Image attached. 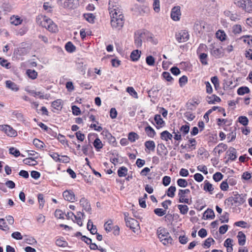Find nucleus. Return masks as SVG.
I'll list each match as a JSON object with an SVG mask.
<instances>
[{
	"label": "nucleus",
	"instance_id": "nucleus-1",
	"mask_svg": "<svg viewBox=\"0 0 252 252\" xmlns=\"http://www.w3.org/2000/svg\"><path fill=\"white\" fill-rule=\"evenodd\" d=\"M36 22L38 25L46 28L50 32H56L58 31L57 25L45 15H38L36 18Z\"/></svg>",
	"mask_w": 252,
	"mask_h": 252
},
{
	"label": "nucleus",
	"instance_id": "nucleus-2",
	"mask_svg": "<svg viewBox=\"0 0 252 252\" xmlns=\"http://www.w3.org/2000/svg\"><path fill=\"white\" fill-rule=\"evenodd\" d=\"M110 23L112 28L116 30H120L123 27L125 22L123 13L110 16Z\"/></svg>",
	"mask_w": 252,
	"mask_h": 252
},
{
	"label": "nucleus",
	"instance_id": "nucleus-3",
	"mask_svg": "<svg viewBox=\"0 0 252 252\" xmlns=\"http://www.w3.org/2000/svg\"><path fill=\"white\" fill-rule=\"evenodd\" d=\"M157 234L161 242L164 245L166 246L172 243V238L165 228L159 227L157 230Z\"/></svg>",
	"mask_w": 252,
	"mask_h": 252
},
{
	"label": "nucleus",
	"instance_id": "nucleus-4",
	"mask_svg": "<svg viewBox=\"0 0 252 252\" xmlns=\"http://www.w3.org/2000/svg\"><path fill=\"white\" fill-rule=\"evenodd\" d=\"M108 10L110 16L123 13L118 0H109Z\"/></svg>",
	"mask_w": 252,
	"mask_h": 252
},
{
	"label": "nucleus",
	"instance_id": "nucleus-5",
	"mask_svg": "<svg viewBox=\"0 0 252 252\" xmlns=\"http://www.w3.org/2000/svg\"><path fill=\"white\" fill-rule=\"evenodd\" d=\"M234 3L248 12H252V1L251 0H234Z\"/></svg>",
	"mask_w": 252,
	"mask_h": 252
},
{
	"label": "nucleus",
	"instance_id": "nucleus-6",
	"mask_svg": "<svg viewBox=\"0 0 252 252\" xmlns=\"http://www.w3.org/2000/svg\"><path fill=\"white\" fill-rule=\"evenodd\" d=\"M0 130L9 137L14 138L18 135L16 130L8 125H0Z\"/></svg>",
	"mask_w": 252,
	"mask_h": 252
},
{
	"label": "nucleus",
	"instance_id": "nucleus-7",
	"mask_svg": "<svg viewBox=\"0 0 252 252\" xmlns=\"http://www.w3.org/2000/svg\"><path fill=\"white\" fill-rule=\"evenodd\" d=\"M207 48V46L204 44H201L197 51V54L199 55V57L200 61L203 65L208 64L207 57L208 55L206 53H202L204 50Z\"/></svg>",
	"mask_w": 252,
	"mask_h": 252
},
{
	"label": "nucleus",
	"instance_id": "nucleus-8",
	"mask_svg": "<svg viewBox=\"0 0 252 252\" xmlns=\"http://www.w3.org/2000/svg\"><path fill=\"white\" fill-rule=\"evenodd\" d=\"M246 196V194L236 193L233 197H229L228 201H233L236 206H239L245 202Z\"/></svg>",
	"mask_w": 252,
	"mask_h": 252
},
{
	"label": "nucleus",
	"instance_id": "nucleus-9",
	"mask_svg": "<svg viewBox=\"0 0 252 252\" xmlns=\"http://www.w3.org/2000/svg\"><path fill=\"white\" fill-rule=\"evenodd\" d=\"M190 190L189 189H179L178 195L179 197V202L190 204L189 199L187 198V194L189 193Z\"/></svg>",
	"mask_w": 252,
	"mask_h": 252
},
{
	"label": "nucleus",
	"instance_id": "nucleus-10",
	"mask_svg": "<svg viewBox=\"0 0 252 252\" xmlns=\"http://www.w3.org/2000/svg\"><path fill=\"white\" fill-rule=\"evenodd\" d=\"M103 138L106 139L108 143L113 146H116L117 144L116 138L107 129L103 130L101 132Z\"/></svg>",
	"mask_w": 252,
	"mask_h": 252
},
{
	"label": "nucleus",
	"instance_id": "nucleus-11",
	"mask_svg": "<svg viewBox=\"0 0 252 252\" xmlns=\"http://www.w3.org/2000/svg\"><path fill=\"white\" fill-rule=\"evenodd\" d=\"M176 38L179 42H184L189 39V34L186 31H181L176 34Z\"/></svg>",
	"mask_w": 252,
	"mask_h": 252
},
{
	"label": "nucleus",
	"instance_id": "nucleus-12",
	"mask_svg": "<svg viewBox=\"0 0 252 252\" xmlns=\"http://www.w3.org/2000/svg\"><path fill=\"white\" fill-rule=\"evenodd\" d=\"M181 13L180 6L174 7L171 12V18L175 21H179L180 19Z\"/></svg>",
	"mask_w": 252,
	"mask_h": 252
},
{
	"label": "nucleus",
	"instance_id": "nucleus-13",
	"mask_svg": "<svg viewBox=\"0 0 252 252\" xmlns=\"http://www.w3.org/2000/svg\"><path fill=\"white\" fill-rule=\"evenodd\" d=\"M211 54L213 56L217 59L222 57L223 56L222 47H217L214 46L211 50Z\"/></svg>",
	"mask_w": 252,
	"mask_h": 252
},
{
	"label": "nucleus",
	"instance_id": "nucleus-14",
	"mask_svg": "<svg viewBox=\"0 0 252 252\" xmlns=\"http://www.w3.org/2000/svg\"><path fill=\"white\" fill-rule=\"evenodd\" d=\"M64 199L73 202L76 200V197L74 192L71 190H66L64 191Z\"/></svg>",
	"mask_w": 252,
	"mask_h": 252
},
{
	"label": "nucleus",
	"instance_id": "nucleus-15",
	"mask_svg": "<svg viewBox=\"0 0 252 252\" xmlns=\"http://www.w3.org/2000/svg\"><path fill=\"white\" fill-rule=\"evenodd\" d=\"M63 104L62 103V100L58 99L54 101L52 104V111L54 113H58L61 111L63 108Z\"/></svg>",
	"mask_w": 252,
	"mask_h": 252
},
{
	"label": "nucleus",
	"instance_id": "nucleus-16",
	"mask_svg": "<svg viewBox=\"0 0 252 252\" xmlns=\"http://www.w3.org/2000/svg\"><path fill=\"white\" fill-rule=\"evenodd\" d=\"M225 16L229 18L232 21H237L240 20V15L237 13H234L229 10H226L224 12Z\"/></svg>",
	"mask_w": 252,
	"mask_h": 252
},
{
	"label": "nucleus",
	"instance_id": "nucleus-17",
	"mask_svg": "<svg viewBox=\"0 0 252 252\" xmlns=\"http://www.w3.org/2000/svg\"><path fill=\"white\" fill-rule=\"evenodd\" d=\"M126 225L127 227H129L130 229H133V231L134 229H136L139 227V224L138 221L132 218H129V220L126 222Z\"/></svg>",
	"mask_w": 252,
	"mask_h": 252
},
{
	"label": "nucleus",
	"instance_id": "nucleus-18",
	"mask_svg": "<svg viewBox=\"0 0 252 252\" xmlns=\"http://www.w3.org/2000/svg\"><path fill=\"white\" fill-rule=\"evenodd\" d=\"M227 149V145L223 143H220L214 148L213 152H214L216 154L218 153V154L220 155L221 153L226 151Z\"/></svg>",
	"mask_w": 252,
	"mask_h": 252
},
{
	"label": "nucleus",
	"instance_id": "nucleus-19",
	"mask_svg": "<svg viewBox=\"0 0 252 252\" xmlns=\"http://www.w3.org/2000/svg\"><path fill=\"white\" fill-rule=\"evenodd\" d=\"M80 203L84 210L87 212H90L91 211L90 204L87 199L85 198H82L80 200Z\"/></svg>",
	"mask_w": 252,
	"mask_h": 252
},
{
	"label": "nucleus",
	"instance_id": "nucleus-20",
	"mask_svg": "<svg viewBox=\"0 0 252 252\" xmlns=\"http://www.w3.org/2000/svg\"><path fill=\"white\" fill-rule=\"evenodd\" d=\"M10 23L15 26L21 25L23 22V19L18 15H12L10 18Z\"/></svg>",
	"mask_w": 252,
	"mask_h": 252
},
{
	"label": "nucleus",
	"instance_id": "nucleus-21",
	"mask_svg": "<svg viewBox=\"0 0 252 252\" xmlns=\"http://www.w3.org/2000/svg\"><path fill=\"white\" fill-rule=\"evenodd\" d=\"M236 150L233 147H230L226 152V154L229 157L228 159L231 160H234L237 158Z\"/></svg>",
	"mask_w": 252,
	"mask_h": 252
},
{
	"label": "nucleus",
	"instance_id": "nucleus-22",
	"mask_svg": "<svg viewBox=\"0 0 252 252\" xmlns=\"http://www.w3.org/2000/svg\"><path fill=\"white\" fill-rule=\"evenodd\" d=\"M237 238L238 239L239 245L240 246H244L246 240L245 234L242 231H239L238 233Z\"/></svg>",
	"mask_w": 252,
	"mask_h": 252
},
{
	"label": "nucleus",
	"instance_id": "nucleus-23",
	"mask_svg": "<svg viewBox=\"0 0 252 252\" xmlns=\"http://www.w3.org/2000/svg\"><path fill=\"white\" fill-rule=\"evenodd\" d=\"M173 137V135L168 131L165 130L160 133V138L162 140L166 141L171 140Z\"/></svg>",
	"mask_w": 252,
	"mask_h": 252
},
{
	"label": "nucleus",
	"instance_id": "nucleus-24",
	"mask_svg": "<svg viewBox=\"0 0 252 252\" xmlns=\"http://www.w3.org/2000/svg\"><path fill=\"white\" fill-rule=\"evenodd\" d=\"M49 155L56 162H62L63 156L60 155L55 152H50Z\"/></svg>",
	"mask_w": 252,
	"mask_h": 252
},
{
	"label": "nucleus",
	"instance_id": "nucleus-25",
	"mask_svg": "<svg viewBox=\"0 0 252 252\" xmlns=\"http://www.w3.org/2000/svg\"><path fill=\"white\" fill-rule=\"evenodd\" d=\"M215 217V214L212 209H208L203 214V219H213Z\"/></svg>",
	"mask_w": 252,
	"mask_h": 252
},
{
	"label": "nucleus",
	"instance_id": "nucleus-26",
	"mask_svg": "<svg viewBox=\"0 0 252 252\" xmlns=\"http://www.w3.org/2000/svg\"><path fill=\"white\" fill-rule=\"evenodd\" d=\"M6 87L12 90V91H17L19 90V88L17 85L12 81L10 80H7L5 82Z\"/></svg>",
	"mask_w": 252,
	"mask_h": 252
},
{
	"label": "nucleus",
	"instance_id": "nucleus-27",
	"mask_svg": "<svg viewBox=\"0 0 252 252\" xmlns=\"http://www.w3.org/2000/svg\"><path fill=\"white\" fill-rule=\"evenodd\" d=\"M33 144L37 149L43 150L45 147V144L40 140L35 138L33 140Z\"/></svg>",
	"mask_w": 252,
	"mask_h": 252
},
{
	"label": "nucleus",
	"instance_id": "nucleus-28",
	"mask_svg": "<svg viewBox=\"0 0 252 252\" xmlns=\"http://www.w3.org/2000/svg\"><path fill=\"white\" fill-rule=\"evenodd\" d=\"M206 99L209 104H214L215 102H220L221 100L219 97L215 94L210 96H207Z\"/></svg>",
	"mask_w": 252,
	"mask_h": 252
},
{
	"label": "nucleus",
	"instance_id": "nucleus-29",
	"mask_svg": "<svg viewBox=\"0 0 252 252\" xmlns=\"http://www.w3.org/2000/svg\"><path fill=\"white\" fill-rule=\"evenodd\" d=\"M141 51L138 50L133 51L130 55V58L132 61H137L140 57Z\"/></svg>",
	"mask_w": 252,
	"mask_h": 252
},
{
	"label": "nucleus",
	"instance_id": "nucleus-30",
	"mask_svg": "<svg viewBox=\"0 0 252 252\" xmlns=\"http://www.w3.org/2000/svg\"><path fill=\"white\" fill-rule=\"evenodd\" d=\"M65 49L67 52L71 53L75 51L76 47L71 42L69 41L66 43L65 45Z\"/></svg>",
	"mask_w": 252,
	"mask_h": 252
},
{
	"label": "nucleus",
	"instance_id": "nucleus-31",
	"mask_svg": "<svg viewBox=\"0 0 252 252\" xmlns=\"http://www.w3.org/2000/svg\"><path fill=\"white\" fill-rule=\"evenodd\" d=\"M23 162L25 164L30 166H34L37 164V161L32 158H26L23 160Z\"/></svg>",
	"mask_w": 252,
	"mask_h": 252
},
{
	"label": "nucleus",
	"instance_id": "nucleus-32",
	"mask_svg": "<svg viewBox=\"0 0 252 252\" xmlns=\"http://www.w3.org/2000/svg\"><path fill=\"white\" fill-rule=\"evenodd\" d=\"M145 146L150 151H154L155 149V143L152 140L147 141L145 142Z\"/></svg>",
	"mask_w": 252,
	"mask_h": 252
},
{
	"label": "nucleus",
	"instance_id": "nucleus-33",
	"mask_svg": "<svg viewBox=\"0 0 252 252\" xmlns=\"http://www.w3.org/2000/svg\"><path fill=\"white\" fill-rule=\"evenodd\" d=\"M0 229L5 232H8L10 229L9 227L6 224L5 220L3 219H0Z\"/></svg>",
	"mask_w": 252,
	"mask_h": 252
},
{
	"label": "nucleus",
	"instance_id": "nucleus-34",
	"mask_svg": "<svg viewBox=\"0 0 252 252\" xmlns=\"http://www.w3.org/2000/svg\"><path fill=\"white\" fill-rule=\"evenodd\" d=\"M203 189L204 190L209 191L211 194H212V191L214 190V188L211 183H210L207 180H206L204 182Z\"/></svg>",
	"mask_w": 252,
	"mask_h": 252
},
{
	"label": "nucleus",
	"instance_id": "nucleus-35",
	"mask_svg": "<svg viewBox=\"0 0 252 252\" xmlns=\"http://www.w3.org/2000/svg\"><path fill=\"white\" fill-rule=\"evenodd\" d=\"M26 73L29 77L32 79H35L37 77V72L34 69H28Z\"/></svg>",
	"mask_w": 252,
	"mask_h": 252
},
{
	"label": "nucleus",
	"instance_id": "nucleus-36",
	"mask_svg": "<svg viewBox=\"0 0 252 252\" xmlns=\"http://www.w3.org/2000/svg\"><path fill=\"white\" fill-rule=\"evenodd\" d=\"M154 120L156 124L160 127H162L164 125V122L163 121L160 115H156L155 116Z\"/></svg>",
	"mask_w": 252,
	"mask_h": 252
},
{
	"label": "nucleus",
	"instance_id": "nucleus-37",
	"mask_svg": "<svg viewBox=\"0 0 252 252\" xmlns=\"http://www.w3.org/2000/svg\"><path fill=\"white\" fill-rule=\"evenodd\" d=\"M93 145L97 151H99L103 147V144L98 138H96L94 140Z\"/></svg>",
	"mask_w": 252,
	"mask_h": 252
},
{
	"label": "nucleus",
	"instance_id": "nucleus-38",
	"mask_svg": "<svg viewBox=\"0 0 252 252\" xmlns=\"http://www.w3.org/2000/svg\"><path fill=\"white\" fill-rule=\"evenodd\" d=\"M127 169L125 166H122L118 170V175L119 177H125L127 175Z\"/></svg>",
	"mask_w": 252,
	"mask_h": 252
},
{
	"label": "nucleus",
	"instance_id": "nucleus-39",
	"mask_svg": "<svg viewBox=\"0 0 252 252\" xmlns=\"http://www.w3.org/2000/svg\"><path fill=\"white\" fill-rule=\"evenodd\" d=\"M145 130L147 135L150 137H154L156 134L154 129L149 126L145 127Z\"/></svg>",
	"mask_w": 252,
	"mask_h": 252
},
{
	"label": "nucleus",
	"instance_id": "nucleus-40",
	"mask_svg": "<svg viewBox=\"0 0 252 252\" xmlns=\"http://www.w3.org/2000/svg\"><path fill=\"white\" fill-rule=\"evenodd\" d=\"M32 93L34 94V96H39V98L40 99H48L50 97V94H44L40 92H35L33 91Z\"/></svg>",
	"mask_w": 252,
	"mask_h": 252
},
{
	"label": "nucleus",
	"instance_id": "nucleus-41",
	"mask_svg": "<svg viewBox=\"0 0 252 252\" xmlns=\"http://www.w3.org/2000/svg\"><path fill=\"white\" fill-rule=\"evenodd\" d=\"M250 92V89L247 87H241L237 90V93L239 95H244Z\"/></svg>",
	"mask_w": 252,
	"mask_h": 252
},
{
	"label": "nucleus",
	"instance_id": "nucleus-42",
	"mask_svg": "<svg viewBox=\"0 0 252 252\" xmlns=\"http://www.w3.org/2000/svg\"><path fill=\"white\" fill-rule=\"evenodd\" d=\"M139 138L138 135L134 132H131L129 133L128 135V139L129 141H130L131 142H134L136 140L138 139Z\"/></svg>",
	"mask_w": 252,
	"mask_h": 252
},
{
	"label": "nucleus",
	"instance_id": "nucleus-43",
	"mask_svg": "<svg viewBox=\"0 0 252 252\" xmlns=\"http://www.w3.org/2000/svg\"><path fill=\"white\" fill-rule=\"evenodd\" d=\"M178 208L180 210V213L183 215L186 214L189 211V207L186 205H178Z\"/></svg>",
	"mask_w": 252,
	"mask_h": 252
},
{
	"label": "nucleus",
	"instance_id": "nucleus-44",
	"mask_svg": "<svg viewBox=\"0 0 252 252\" xmlns=\"http://www.w3.org/2000/svg\"><path fill=\"white\" fill-rule=\"evenodd\" d=\"M176 189L174 186L170 187L166 192L167 195L170 197H173L175 196V192Z\"/></svg>",
	"mask_w": 252,
	"mask_h": 252
},
{
	"label": "nucleus",
	"instance_id": "nucleus-45",
	"mask_svg": "<svg viewBox=\"0 0 252 252\" xmlns=\"http://www.w3.org/2000/svg\"><path fill=\"white\" fill-rule=\"evenodd\" d=\"M126 92L129 94L130 95L135 98H138V94L134 90V88L132 87H128L126 88Z\"/></svg>",
	"mask_w": 252,
	"mask_h": 252
},
{
	"label": "nucleus",
	"instance_id": "nucleus-46",
	"mask_svg": "<svg viewBox=\"0 0 252 252\" xmlns=\"http://www.w3.org/2000/svg\"><path fill=\"white\" fill-rule=\"evenodd\" d=\"M84 17L85 19L88 21L89 23H93L94 22V20L95 18V16L92 13H87L84 14Z\"/></svg>",
	"mask_w": 252,
	"mask_h": 252
},
{
	"label": "nucleus",
	"instance_id": "nucleus-47",
	"mask_svg": "<svg viewBox=\"0 0 252 252\" xmlns=\"http://www.w3.org/2000/svg\"><path fill=\"white\" fill-rule=\"evenodd\" d=\"M162 76L167 81L169 82L170 83H172V82L173 81V78L171 76V75H170L169 72H166V71L163 72L162 73Z\"/></svg>",
	"mask_w": 252,
	"mask_h": 252
},
{
	"label": "nucleus",
	"instance_id": "nucleus-48",
	"mask_svg": "<svg viewBox=\"0 0 252 252\" xmlns=\"http://www.w3.org/2000/svg\"><path fill=\"white\" fill-rule=\"evenodd\" d=\"M216 36L220 40L223 41L225 39L226 34L223 31L219 30L216 32Z\"/></svg>",
	"mask_w": 252,
	"mask_h": 252
},
{
	"label": "nucleus",
	"instance_id": "nucleus-49",
	"mask_svg": "<svg viewBox=\"0 0 252 252\" xmlns=\"http://www.w3.org/2000/svg\"><path fill=\"white\" fill-rule=\"evenodd\" d=\"M73 0H64V8H68V9L73 8L74 4L73 3Z\"/></svg>",
	"mask_w": 252,
	"mask_h": 252
},
{
	"label": "nucleus",
	"instance_id": "nucleus-50",
	"mask_svg": "<svg viewBox=\"0 0 252 252\" xmlns=\"http://www.w3.org/2000/svg\"><path fill=\"white\" fill-rule=\"evenodd\" d=\"M9 151V154L13 155L15 157H18L21 155L20 151L14 147H10Z\"/></svg>",
	"mask_w": 252,
	"mask_h": 252
},
{
	"label": "nucleus",
	"instance_id": "nucleus-51",
	"mask_svg": "<svg viewBox=\"0 0 252 252\" xmlns=\"http://www.w3.org/2000/svg\"><path fill=\"white\" fill-rule=\"evenodd\" d=\"M146 62L149 65L153 66L155 63V58L152 56H148L146 58Z\"/></svg>",
	"mask_w": 252,
	"mask_h": 252
},
{
	"label": "nucleus",
	"instance_id": "nucleus-52",
	"mask_svg": "<svg viewBox=\"0 0 252 252\" xmlns=\"http://www.w3.org/2000/svg\"><path fill=\"white\" fill-rule=\"evenodd\" d=\"M12 115L13 118H16L18 120H22L24 119L23 115L18 111H14Z\"/></svg>",
	"mask_w": 252,
	"mask_h": 252
},
{
	"label": "nucleus",
	"instance_id": "nucleus-53",
	"mask_svg": "<svg viewBox=\"0 0 252 252\" xmlns=\"http://www.w3.org/2000/svg\"><path fill=\"white\" fill-rule=\"evenodd\" d=\"M239 122L244 126H247L249 123V120L246 116H240L238 118Z\"/></svg>",
	"mask_w": 252,
	"mask_h": 252
},
{
	"label": "nucleus",
	"instance_id": "nucleus-54",
	"mask_svg": "<svg viewBox=\"0 0 252 252\" xmlns=\"http://www.w3.org/2000/svg\"><path fill=\"white\" fill-rule=\"evenodd\" d=\"M154 212L157 216L159 217H162L166 214V210H164L160 208L155 209Z\"/></svg>",
	"mask_w": 252,
	"mask_h": 252
},
{
	"label": "nucleus",
	"instance_id": "nucleus-55",
	"mask_svg": "<svg viewBox=\"0 0 252 252\" xmlns=\"http://www.w3.org/2000/svg\"><path fill=\"white\" fill-rule=\"evenodd\" d=\"M197 169L198 171L202 172L205 175H207L208 173L207 167L204 165H199L197 167Z\"/></svg>",
	"mask_w": 252,
	"mask_h": 252
},
{
	"label": "nucleus",
	"instance_id": "nucleus-56",
	"mask_svg": "<svg viewBox=\"0 0 252 252\" xmlns=\"http://www.w3.org/2000/svg\"><path fill=\"white\" fill-rule=\"evenodd\" d=\"M223 176V175L220 172H218L213 175V178L216 182H219L222 179Z\"/></svg>",
	"mask_w": 252,
	"mask_h": 252
},
{
	"label": "nucleus",
	"instance_id": "nucleus-57",
	"mask_svg": "<svg viewBox=\"0 0 252 252\" xmlns=\"http://www.w3.org/2000/svg\"><path fill=\"white\" fill-rule=\"evenodd\" d=\"M177 184L180 187L185 188L188 186V182L185 179H179L177 180Z\"/></svg>",
	"mask_w": 252,
	"mask_h": 252
},
{
	"label": "nucleus",
	"instance_id": "nucleus-58",
	"mask_svg": "<svg viewBox=\"0 0 252 252\" xmlns=\"http://www.w3.org/2000/svg\"><path fill=\"white\" fill-rule=\"evenodd\" d=\"M185 117L189 121H192L195 118V115L190 112H186L184 114Z\"/></svg>",
	"mask_w": 252,
	"mask_h": 252
},
{
	"label": "nucleus",
	"instance_id": "nucleus-59",
	"mask_svg": "<svg viewBox=\"0 0 252 252\" xmlns=\"http://www.w3.org/2000/svg\"><path fill=\"white\" fill-rule=\"evenodd\" d=\"M214 240L213 238H209L208 239H207L205 241H204V243L203 245V246L205 248H209L210 246H211V243L212 242H214Z\"/></svg>",
	"mask_w": 252,
	"mask_h": 252
},
{
	"label": "nucleus",
	"instance_id": "nucleus-60",
	"mask_svg": "<svg viewBox=\"0 0 252 252\" xmlns=\"http://www.w3.org/2000/svg\"><path fill=\"white\" fill-rule=\"evenodd\" d=\"M198 104L196 101L192 100L188 103V107L191 110H195Z\"/></svg>",
	"mask_w": 252,
	"mask_h": 252
},
{
	"label": "nucleus",
	"instance_id": "nucleus-61",
	"mask_svg": "<svg viewBox=\"0 0 252 252\" xmlns=\"http://www.w3.org/2000/svg\"><path fill=\"white\" fill-rule=\"evenodd\" d=\"M242 32V28L240 25H235L233 27V32L234 34H239Z\"/></svg>",
	"mask_w": 252,
	"mask_h": 252
},
{
	"label": "nucleus",
	"instance_id": "nucleus-62",
	"mask_svg": "<svg viewBox=\"0 0 252 252\" xmlns=\"http://www.w3.org/2000/svg\"><path fill=\"white\" fill-rule=\"evenodd\" d=\"M11 236L13 238L16 240H22L23 239L22 234L18 231H16L12 233Z\"/></svg>",
	"mask_w": 252,
	"mask_h": 252
},
{
	"label": "nucleus",
	"instance_id": "nucleus-63",
	"mask_svg": "<svg viewBox=\"0 0 252 252\" xmlns=\"http://www.w3.org/2000/svg\"><path fill=\"white\" fill-rule=\"evenodd\" d=\"M134 43L137 48L142 46V40L141 36L139 35L135 37Z\"/></svg>",
	"mask_w": 252,
	"mask_h": 252
},
{
	"label": "nucleus",
	"instance_id": "nucleus-64",
	"mask_svg": "<svg viewBox=\"0 0 252 252\" xmlns=\"http://www.w3.org/2000/svg\"><path fill=\"white\" fill-rule=\"evenodd\" d=\"M180 131L183 132L184 135H186L187 134L189 130V126L188 125H184L182 126L180 129Z\"/></svg>",
	"mask_w": 252,
	"mask_h": 252
}]
</instances>
